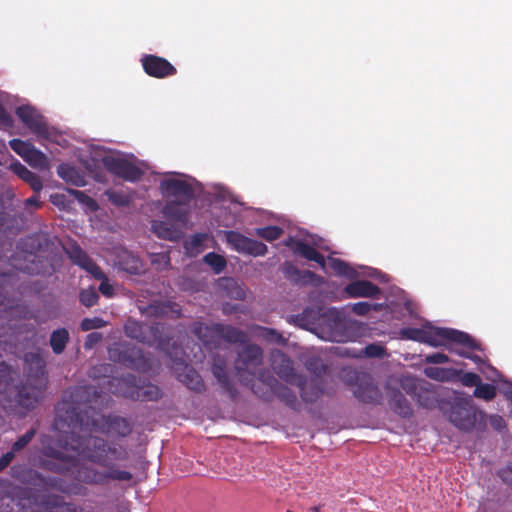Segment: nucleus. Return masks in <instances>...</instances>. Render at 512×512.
Wrapping results in <instances>:
<instances>
[{
	"label": "nucleus",
	"instance_id": "nucleus-1",
	"mask_svg": "<svg viewBox=\"0 0 512 512\" xmlns=\"http://www.w3.org/2000/svg\"><path fill=\"white\" fill-rule=\"evenodd\" d=\"M88 396V387H76L69 399H63L57 405L56 425L67 426L70 431L60 440L63 450L46 448L42 467L89 485H105L110 480H132L131 472L115 466L116 462L129 459L125 446L91 434H79L97 425L89 415L92 408L88 404Z\"/></svg>",
	"mask_w": 512,
	"mask_h": 512
},
{
	"label": "nucleus",
	"instance_id": "nucleus-2",
	"mask_svg": "<svg viewBox=\"0 0 512 512\" xmlns=\"http://www.w3.org/2000/svg\"><path fill=\"white\" fill-rule=\"evenodd\" d=\"M28 375L24 383L13 389L14 406L27 411L35 408L45 389L46 362L40 352H28L24 356Z\"/></svg>",
	"mask_w": 512,
	"mask_h": 512
},
{
	"label": "nucleus",
	"instance_id": "nucleus-3",
	"mask_svg": "<svg viewBox=\"0 0 512 512\" xmlns=\"http://www.w3.org/2000/svg\"><path fill=\"white\" fill-rule=\"evenodd\" d=\"M448 420L463 432H484L487 428V414L474 405L471 398H456Z\"/></svg>",
	"mask_w": 512,
	"mask_h": 512
},
{
	"label": "nucleus",
	"instance_id": "nucleus-4",
	"mask_svg": "<svg viewBox=\"0 0 512 512\" xmlns=\"http://www.w3.org/2000/svg\"><path fill=\"white\" fill-rule=\"evenodd\" d=\"M251 391L259 398L269 400L275 395L281 402L294 411H299L301 404L295 393L287 386L281 384L269 370H261L258 375V384H251Z\"/></svg>",
	"mask_w": 512,
	"mask_h": 512
},
{
	"label": "nucleus",
	"instance_id": "nucleus-5",
	"mask_svg": "<svg viewBox=\"0 0 512 512\" xmlns=\"http://www.w3.org/2000/svg\"><path fill=\"white\" fill-rule=\"evenodd\" d=\"M12 281L13 277L11 274L0 273V338L6 332L4 322L8 320L10 316H16L23 319L35 318L26 305L20 303L19 300L9 297V294L13 289Z\"/></svg>",
	"mask_w": 512,
	"mask_h": 512
},
{
	"label": "nucleus",
	"instance_id": "nucleus-6",
	"mask_svg": "<svg viewBox=\"0 0 512 512\" xmlns=\"http://www.w3.org/2000/svg\"><path fill=\"white\" fill-rule=\"evenodd\" d=\"M165 328L166 326L162 323L147 325L129 318L124 324V333L128 338L134 339L140 343H156L159 349L167 351L172 338L163 335Z\"/></svg>",
	"mask_w": 512,
	"mask_h": 512
},
{
	"label": "nucleus",
	"instance_id": "nucleus-7",
	"mask_svg": "<svg viewBox=\"0 0 512 512\" xmlns=\"http://www.w3.org/2000/svg\"><path fill=\"white\" fill-rule=\"evenodd\" d=\"M263 360V351L256 344H245L238 352L235 362L236 375L242 385L251 389V384H258V377L248 370L249 366H259Z\"/></svg>",
	"mask_w": 512,
	"mask_h": 512
},
{
	"label": "nucleus",
	"instance_id": "nucleus-8",
	"mask_svg": "<svg viewBox=\"0 0 512 512\" xmlns=\"http://www.w3.org/2000/svg\"><path fill=\"white\" fill-rule=\"evenodd\" d=\"M117 381L120 386V390L115 391L114 393H119L126 398L135 401L148 402L156 401L162 396L161 390L158 386L151 383L140 384V379L133 374H127Z\"/></svg>",
	"mask_w": 512,
	"mask_h": 512
},
{
	"label": "nucleus",
	"instance_id": "nucleus-9",
	"mask_svg": "<svg viewBox=\"0 0 512 512\" xmlns=\"http://www.w3.org/2000/svg\"><path fill=\"white\" fill-rule=\"evenodd\" d=\"M401 386L423 408L433 409L439 402L438 395L429 382L407 378L402 381Z\"/></svg>",
	"mask_w": 512,
	"mask_h": 512
},
{
	"label": "nucleus",
	"instance_id": "nucleus-10",
	"mask_svg": "<svg viewBox=\"0 0 512 512\" xmlns=\"http://www.w3.org/2000/svg\"><path fill=\"white\" fill-rule=\"evenodd\" d=\"M111 358L127 368L137 371L150 369L149 360L144 356L142 350L135 346H126L121 350H111Z\"/></svg>",
	"mask_w": 512,
	"mask_h": 512
},
{
	"label": "nucleus",
	"instance_id": "nucleus-11",
	"mask_svg": "<svg viewBox=\"0 0 512 512\" xmlns=\"http://www.w3.org/2000/svg\"><path fill=\"white\" fill-rule=\"evenodd\" d=\"M140 62L144 72L153 78L164 79L177 73V69L172 63L154 54L142 55Z\"/></svg>",
	"mask_w": 512,
	"mask_h": 512
},
{
	"label": "nucleus",
	"instance_id": "nucleus-12",
	"mask_svg": "<svg viewBox=\"0 0 512 512\" xmlns=\"http://www.w3.org/2000/svg\"><path fill=\"white\" fill-rule=\"evenodd\" d=\"M103 165L107 171L126 181H138L143 175V172L139 167L122 158L113 156L104 157Z\"/></svg>",
	"mask_w": 512,
	"mask_h": 512
},
{
	"label": "nucleus",
	"instance_id": "nucleus-13",
	"mask_svg": "<svg viewBox=\"0 0 512 512\" xmlns=\"http://www.w3.org/2000/svg\"><path fill=\"white\" fill-rule=\"evenodd\" d=\"M15 113L32 133L39 137H48L49 130L47 122L35 108L30 105H21L16 108Z\"/></svg>",
	"mask_w": 512,
	"mask_h": 512
},
{
	"label": "nucleus",
	"instance_id": "nucleus-14",
	"mask_svg": "<svg viewBox=\"0 0 512 512\" xmlns=\"http://www.w3.org/2000/svg\"><path fill=\"white\" fill-rule=\"evenodd\" d=\"M173 370L176 378L189 390L198 394L205 391L206 387L201 375L182 359L174 360Z\"/></svg>",
	"mask_w": 512,
	"mask_h": 512
},
{
	"label": "nucleus",
	"instance_id": "nucleus-15",
	"mask_svg": "<svg viewBox=\"0 0 512 512\" xmlns=\"http://www.w3.org/2000/svg\"><path fill=\"white\" fill-rule=\"evenodd\" d=\"M441 329L439 327L424 326L421 328L404 327L400 330V336L405 340H412L428 344L432 347L441 346Z\"/></svg>",
	"mask_w": 512,
	"mask_h": 512
},
{
	"label": "nucleus",
	"instance_id": "nucleus-16",
	"mask_svg": "<svg viewBox=\"0 0 512 512\" xmlns=\"http://www.w3.org/2000/svg\"><path fill=\"white\" fill-rule=\"evenodd\" d=\"M2 506L7 509L3 510V512H65V506L60 505L58 502H55L51 507L34 510L33 499L26 495L3 498Z\"/></svg>",
	"mask_w": 512,
	"mask_h": 512
},
{
	"label": "nucleus",
	"instance_id": "nucleus-17",
	"mask_svg": "<svg viewBox=\"0 0 512 512\" xmlns=\"http://www.w3.org/2000/svg\"><path fill=\"white\" fill-rule=\"evenodd\" d=\"M160 189L163 195L175 197L177 201L184 203H190L194 197L193 187L181 179H164L160 183Z\"/></svg>",
	"mask_w": 512,
	"mask_h": 512
},
{
	"label": "nucleus",
	"instance_id": "nucleus-18",
	"mask_svg": "<svg viewBox=\"0 0 512 512\" xmlns=\"http://www.w3.org/2000/svg\"><path fill=\"white\" fill-rule=\"evenodd\" d=\"M69 259L87 271L94 278L103 277L101 268L87 255V253L76 243L69 244L64 248Z\"/></svg>",
	"mask_w": 512,
	"mask_h": 512
},
{
	"label": "nucleus",
	"instance_id": "nucleus-19",
	"mask_svg": "<svg viewBox=\"0 0 512 512\" xmlns=\"http://www.w3.org/2000/svg\"><path fill=\"white\" fill-rule=\"evenodd\" d=\"M281 271L288 281L296 285L317 284L322 281V277L316 273L310 270H300L295 264L288 261L283 263Z\"/></svg>",
	"mask_w": 512,
	"mask_h": 512
},
{
	"label": "nucleus",
	"instance_id": "nucleus-20",
	"mask_svg": "<svg viewBox=\"0 0 512 512\" xmlns=\"http://www.w3.org/2000/svg\"><path fill=\"white\" fill-rule=\"evenodd\" d=\"M355 398L367 404H380L382 400V393L370 374L362 380L360 385L353 391Z\"/></svg>",
	"mask_w": 512,
	"mask_h": 512
},
{
	"label": "nucleus",
	"instance_id": "nucleus-21",
	"mask_svg": "<svg viewBox=\"0 0 512 512\" xmlns=\"http://www.w3.org/2000/svg\"><path fill=\"white\" fill-rule=\"evenodd\" d=\"M441 346L447 342L459 344L469 350L481 351V344L469 334L451 328H442L440 337Z\"/></svg>",
	"mask_w": 512,
	"mask_h": 512
},
{
	"label": "nucleus",
	"instance_id": "nucleus-22",
	"mask_svg": "<svg viewBox=\"0 0 512 512\" xmlns=\"http://www.w3.org/2000/svg\"><path fill=\"white\" fill-rule=\"evenodd\" d=\"M271 367L273 371L283 380L293 383L296 378L291 359L282 351L274 350L271 353Z\"/></svg>",
	"mask_w": 512,
	"mask_h": 512
},
{
	"label": "nucleus",
	"instance_id": "nucleus-23",
	"mask_svg": "<svg viewBox=\"0 0 512 512\" xmlns=\"http://www.w3.org/2000/svg\"><path fill=\"white\" fill-rule=\"evenodd\" d=\"M212 373L217 378L222 388L230 396L231 400H236V398L238 397V390L235 388L234 384L229 379V376L227 374V363L223 357L219 355L213 357Z\"/></svg>",
	"mask_w": 512,
	"mask_h": 512
},
{
	"label": "nucleus",
	"instance_id": "nucleus-24",
	"mask_svg": "<svg viewBox=\"0 0 512 512\" xmlns=\"http://www.w3.org/2000/svg\"><path fill=\"white\" fill-rule=\"evenodd\" d=\"M296 384L300 388V395L305 403H315L324 393L322 379L312 378L306 381L302 376H297Z\"/></svg>",
	"mask_w": 512,
	"mask_h": 512
},
{
	"label": "nucleus",
	"instance_id": "nucleus-25",
	"mask_svg": "<svg viewBox=\"0 0 512 512\" xmlns=\"http://www.w3.org/2000/svg\"><path fill=\"white\" fill-rule=\"evenodd\" d=\"M286 246L291 247L292 252L295 255H300L303 258L316 262L321 268H325L326 260L324 256L319 253L313 246L302 241V240H294L293 238H289L285 242Z\"/></svg>",
	"mask_w": 512,
	"mask_h": 512
},
{
	"label": "nucleus",
	"instance_id": "nucleus-26",
	"mask_svg": "<svg viewBox=\"0 0 512 512\" xmlns=\"http://www.w3.org/2000/svg\"><path fill=\"white\" fill-rule=\"evenodd\" d=\"M345 293L350 298H378L381 294V289L369 280H356L344 289Z\"/></svg>",
	"mask_w": 512,
	"mask_h": 512
},
{
	"label": "nucleus",
	"instance_id": "nucleus-27",
	"mask_svg": "<svg viewBox=\"0 0 512 512\" xmlns=\"http://www.w3.org/2000/svg\"><path fill=\"white\" fill-rule=\"evenodd\" d=\"M188 204L177 200L168 201L162 209V214L165 218L183 228L188 223L189 211L186 207Z\"/></svg>",
	"mask_w": 512,
	"mask_h": 512
},
{
	"label": "nucleus",
	"instance_id": "nucleus-28",
	"mask_svg": "<svg viewBox=\"0 0 512 512\" xmlns=\"http://www.w3.org/2000/svg\"><path fill=\"white\" fill-rule=\"evenodd\" d=\"M152 231L161 239L178 241L183 237V228L173 222L153 220Z\"/></svg>",
	"mask_w": 512,
	"mask_h": 512
},
{
	"label": "nucleus",
	"instance_id": "nucleus-29",
	"mask_svg": "<svg viewBox=\"0 0 512 512\" xmlns=\"http://www.w3.org/2000/svg\"><path fill=\"white\" fill-rule=\"evenodd\" d=\"M216 323L207 325L201 322L194 323L192 332L193 334L207 347H215L220 343L219 332L214 328Z\"/></svg>",
	"mask_w": 512,
	"mask_h": 512
},
{
	"label": "nucleus",
	"instance_id": "nucleus-30",
	"mask_svg": "<svg viewBox=\"0 0 512 512\" xmlns=\"http://www.w3.org/2000/svg\"><path fill=\"white\" fill-rule=\"evenodd\" d=\"M116 265L119 269L133 275L139 274L142 270L141 259L126 249H121L117 253Z\"/></svg>",
	"mask_w": 512,
	"mask_h": 512
},
{
	"label": "nucleus",
	"instance_id": "nucleus-31",
	"mask_svg": "<svg viewBox=\"0 0 512 512\" xmlns=\"http://www.w3.org/2000/svg\"><path fill=\"white\" fill-rule=\"evenodd\" d=\"M10 169L21 178L24 182H26L31 189L37 194L42 188L43 184L40 177L34 172L30 171L26 166L20 163L18 160H14L10 164Z\"/></svg>",
	"mask_w": 512,
	"mask_h": 512
},
{
	"label": "nucleus",
	"instance_id": "nucleus-32",
	"mask_svg": "<svg viewBox=\"0 0 512 512\" xmlns=\"http://www.w3.org/2000/svg\"><path fill=\"white\" fill-rule=\"evenodd\" d=\"M389 406L398 416L408 419L413 415L411 404L401 391L393 389L389 393Z\"/></svg>",
	"mask_w": 512,
	"mask_h": 512
},
{
	"label": "nucleus",
	"instance_id": "nucleus-33",
	"mask_svg": "<svg viewBox=\"0 0 512 512\" xmlns=\"http://www.w3.org/2000/svg\"><path fill=\"white\" fill-rule=\"evenodd\" d=\"M214 330L219 332L220 340H225L229 343L245 344L248 341L246 332L231 325L216 323Z\"/></svg>",
	"mask_w": 512,
	"mask_h": 512
},
{
	"label": "nucleus",
	"instance_id": "nucleus-34",
	"mask_svg": "<svg viewBox=\"0 0 512 512\" xmlns=\"http://www.w3.org/2000/svg\"><path fill=\"white\" fill-rule=\"evenodd\" d=\"M105 425L108 433L118 437H127L132 432V426L129 421L120 416H107Z\"/></svg>",
	"mask_w": 512,
	"mask_h": 512
},
{
	"label": "nucleus",
	"instance_id": "nucleus-35",
	"mask_svg": "<svg viewBox=\"0 0 512 512\" xmlns=\"http://www.w3.org/2000/svg\"><path fill=\"white\" fill-rule=\"evenodd\" d=\"M143 312L155 318L167 316L169 313L175 314V317L178 318L181 314L178 305L171 302H155L149 304L144 308Z\"/></svg>",
	"mask_w": 512,
	"mask_h": 512
},
{
	"label": "nucleus",
	"instance_id": "nucleus-36",
	"mask_svg": "<svg viewBox=\"0 0 512 512\" xmlns=\"http://www.w3.org/2000/svg\"><path fill=\"white\" fill-rule=\"evenodd\" d=\"M11 476L23 484H36L37 481L44 482L41 475L25 465H13L11 467Z\"/></svg>",
	"mask_w": 512,
	"mask_h": 512
},
{
	"label": "nucleus",
	"instance_id": "nucleus-37",
	"mask_svg": "<svg viewBox=\"0 0 512 512\" xmlns=\"http://www.w3.org/2000/svg\"><path fill=\"white\" fill-rule=\"evenodd\" d=\"M424 374L439 382H455L457 369L431 366L424 369Z\"/></svg>",
	"mask_w": 512,
	"mask_h": 512
},
{
	"label": "nucleus",
	"instance_id": "nucleus-38",
	"mask_svg": "<svg viewBox=\"0 0 512 512\" xmlns=\"http://www.w3.org/2000/svg\"><path fill=\"white\" fill-rule=\"evenodd\" d=\"M57 173L66 182H70L75 186L81 187L85 185L83 175L73 166L61 164L58 166Z\"/></svg>",
	"mask_w": 512,
	"mask_h": 512
},
{
	"label": "nucleus",
	"instance_id": "nucleus-39",
	"mask_svg": "<svg viewBox=\"0 0 512 512\" xmlns=\"http://www.w3.org/2000/svg\"><path fill=\"white\" fill-rule=\"evenodd\" d=\"M69 339V332L66 328H59L54 330L50 336V346L53 353L56 355L63 353Z\"/></svg>",
	"mask_w": 512,
	"mask_h": 512
},
{
	"label": "nucleus",
	"instance_id": "nucleus-40",
	"mask_svg": "<svg viewBox=\"0 0 512 512\" xmlns=\"http://www.w3.org/2000/svg\"><path fill=\"white\" fill-rule=\"evenodd\" d=\"M368 373L359 371L351 367H344L339 373V377L343 383L349 386L358 387L363 379L366 378Z\"/></svg>",
	"mask_w": 512,
	"mask_h": 512
},
{
	"label": "nucleus",
	"instance_id": "nucleus-41",
	"mask_svg": "<svg viewBox=\"0 0 512 512\" xmlns=\"http://www.w3.org/2000/svg\"><path fill=\"white\" fill-rule=\"evenodd\" d=\"M256 333L259 337L264 339L265 341L269 343L279 344V345H286L287 339L279 333L277 330L273 328L263 327V326H257L256 327Z\"/></svg>",
	"mask_w": 512,
	"mask_h": 512
},
{
	"label": "nucleus",
	"instance_id": "nucleus-42",
	"mask_svg": "<svg viewBox=\"0 0 512 512\" xmlns=\"http://www.w3.org/2000/svg\"><path fill=\"white\" fill-rule=\"evenodd\" d=\"M329 267L335 272L338 276H345L348 278H352L355 276V271L351 268L348 263L339 259V258H328Z\"/></svg>",
	"mask_w": 512,
	"mask_h": 512
},
{
	"label": "nucleus",
	"instance_id": "nucleus-43",
	"mask_svg": "<svg viewBox=\"0 0 512 512\" xmlns=\"http://www.w3.org/2000/svg\"><path fill=\"white\" fill-rule=\"evenodd\" d=\"M226 240L237 252L243 253L251 238L236 231H228L226 233Z\"/></svg>",
	"mask_w": 512,
	"mask_h": 512
},
{
	"label": "nucleus",
	"instance_id": "nucleus-44",
	"mask_svg": "<svg viewBox=\"0 0 512 512\" xmlns=\"http://www.w3.org/2000/svg\"><path fill=\"white\" fill-rule=\"evenodd\" d=\"M206 234L196 233L184 242V248L190 255H197L201 252Z\"/></svg>",
	"mask_w": 512,
	"mask_h": 512
},
{
	"label": "nucleus",
	"instance_id": "nucleus-45",
	"mask_svg": "<svg viewBox=\"0 0 512 512\" xmlns=\"http://www.w3.org/2000/svg\"><path fill=\"white\" fill-rule=\"evenodd\" d=\"M497 395V389L493 384L485 383L482 381L476 385L473 396L478 399H483L485 401L493 400Z\"/></svg>",
	"mask_w": 512,
	"mask_h": 512
},
{
	"label": "nucleus",
	"instance_id": "nucleus-46",
	"mask_svg": "<svg viewBox=\"0 0 512 512\" xmlns=\"http://www.w3.org/2000/svg\"><path fill=\"white\" fill-rule=\"evenodd\" d=\"M203 260L207 265H209L213 269L215 274H220L226 268L227 265L226 259L215 252H210L206 254Z\"/></svg>",
	"mask_w": 512,
	"mask_h": 512
},
{
	"label": "nucleus",
	"instance_id": "nucleus-47",
	"mask_svg": "<svg viewBox=\"0 0 512 512\" xmlns=\"http://www.w3.org/2000/svg\"><path fill=\"white\" fill-rule=\"evenodd\" d=\"M383 309V304L381 303H369L366 301L357 302L351 305V310L353 313L359 316H365L371 311H381Z\"/></svg>",
	"mask_w": 512,
	"mask_h": 512
},
{
	"label": "nucleus",
	"instance_id": "nucleus-48",
	"mask_svg": "<svg viewBox=\"0 0 512 512\" xmlns=\"http://www.w3.org/2000/svg\"><path fill=\"white\" fill-rule=\"evenodd\" d=\"M455 382H460L465 387H476L481 382V377L474 372H463L457 369Z\"/></svg>",
	"mask_w": 512,
	"mask_h": 512
},
{
	"label": "nucleus",
	"instance_id": "nucleus-49",
	"mask_svg": "<svg viewBox=\"0 0 512 512\" xmlns=\"http://www.w3.org/2000/svg\"><path fill=\"white\" fill-rule=\"evenodd\" d=\"M99 295L94 287H89L88 289H82L79 293V301L80 303L90 308L98 303Z\"/></svg>",
	"mask_w": 512,
	"mask_h": 512
},
{
	"label": "nucleus",
	"instance_id": "nucleus-50",
	"mask_svg": "<svg viewBox=\"0 0 512 512\" xmlns=\"http://www.w3.org/2000/svg\"><path fill=\"white\" fill-rule=\"evenodd\" d=\"M283 234V229L279 226H266L258 228L256 235L265 239L266 241H274Z\"/></svg>",
	"mask_w": 512,
	"mask_h": 512
},
{
	"label": "nucleus",
	"instance_id": "nucleus-51",
	"mask_svg": "<svg viewBox=\"0 0 512 512\" xmlns=\"http://www.w3.org/2000/svg\"><path fill=\"white\" fill-rule=\"evenodd\" d=\"M10 148L21 156L23 159L29 154V152L34 148V145L30 142L23 141L21 139H12L9 141Z\"/></svg>",
	"mask_w": 512,
	"mask_h": 512
},
{
	"label": "nucleus",
	"instance_id": "nucleus-52",
	"mask_svg": "<svg viewBox=\"0 0 512 512\" xmlns=\"http://www.w3.org/2000/svg\"><path fill=\"white\" fill-rule=\"evenodd\" d=\"M24 160L33 167L43 168L47 164V157L35 147L32 148Z\"/></svg>",
	"mask_w": 512,
	"mask_h": 512
},
{
	"label": "nucleus",
	"instance_id": "nucleus-53",
	"mask_svg": "<svg viewBox=\"0 0 512 512\" xmlns=\"http://www.w3.org/2000/svg\"><path fill=\"white\" fill-rule=\"evenodd\" d=\"M268 251L267 246L257 240L251 239L245 250L243 251L244 254L251 255L254 257L257 256H264Z\"/></svg>",
	"mask_w": 512,
	"mask_h": 512
},
{
	"label": "nucleus",
	"instance_id": "nucleus-54",
	"mask_svg": "<svg viewBox=\"0 0 512 512\" xmlns=\"http://www.w3.org/2000/svg\"><path fill=\"white\" fill-rule=\"evenodd\" d=\"M69 193L81 204L87 206L91 211L97 209V202L88 196L85 192L75 189H70Z\"/></svg>",
	"mask_w": 512,
	"mask_h": 512
},
{
	"label": "nucleus",
	"instance_id": "nucleus-55",
	"mask_svg": "<svg viewBox=\"0 0 512 512\" xmlns=\"http://www.w3.org/2000/svg\"><path fill=\"white\" fill-rule=\"evenodd\" d=\"M35 434L36 430L34 428H31L25 434L19 437L17 441H15L12 444L11 449L13 450V452L17 453L23 450L32 441Z\"/></svg>",
	"mask_w": 512,
	"mask_h": 512
},
{
	"label": "nucleus",
	"instance_id": "nucleus-56",
	"mask_svg": "<svg viewBox=\"0 0 512 512\" xmlns=\"http://www.w3.org/2000/svg\"><path fill=\"white\" fill-rule=\"evenodd\" d=\"M306 367L315 374L314 378L321 379V376L326 373V366L320 358H310L306 362Z\"/></svg>",
	"mask_w": 512,
	"mask_h": 512
},
{
	"label": "nucleus",
	"instance_id": "nucleus-57",
	"mask_svg": "<svg viewBox=\"0 0 512 512\" xmlns=\"http://www.w3.org/2000/svg\"><path fill=\"white\" fill-rule=\"evenodd\" d=\"M106 325V322L100 317L84 318L80 323L82 331H90L93 329H99Z\"/></svg>",
	"mask_w": 512,
	"mask_h": 512
},
{
	"label": "nucleus",
	"instance_id": "nucleus-58",
	"mask_svg": "<svg viewBox=\"0 0 512 512\" xmlns=\"http://www.w3.org/2000/svg\"><path fill=\"white\" fill-rule=\"evenodd\" d=\"M386 354V349L380 344H369L363 349V355L369 358H382Z\"/></svg>",
	"mask_w": 512,
	"mask_h": 512
},
{
	"label": "nucleus",
	"instance_id": "nucleus-59",
	"mask_svg": "<svg viewBox=\"0 0 512 512\" xmlns=\"http://www.w3.org/2000/svg\"><path fill=\"white\" fill-rule=\"evenodd\" d=\"M108 199L117 206H127L130 203V198L121 192L109 191L107 192Z\"/></svg>",
	"mask_w": 512,
	"mask_h": 512
},
{
	"label": "nucleus",
	"instance_id": "nucleus-60",
	"mask_svg": "<svg viewBox=\"0 0 512 512\" xmlns=\"http://www.w3.org/2000/svg\"><path fill=\"white\" fill-rule=\"evenodd\" d=\"M487 420H489L491 428L499 433L503 432L507 428L506 421L498 414L490 415L489 418L487 417Z\"/></svg>",
	"mask_w": 512,
	"mask_h": 512
},
{
	"label": "nucleus",
	"instance_id": "nucleus-61",
	"mask_svg": "<svg viewBox=\"0 0 512 512\" xmlns=\"http://www.w3.org/2000/svg\"><path fill=\"white\" fill-rule=\"evenodd\" d=\"M14 126L12 116L6 111L4 106L0 103V128L9 130Z\"/></svg>",
	"mask_w": 512,
	"mask_h": 512
},
{
	"label": "nucleus",
	"instance_id": "nucleus-62",
	"mask_svg": "<svg viewBox=\"0 0 512 512\" xmlns=\"http://www.w3.org/2000/svg\"><path fill=\"white\" fill-rule=\"evenodd\" d=\"M96 280H100L101 283L99 285V291L105 296V297H112L114 294V289L111 284L108 282V278L103 272V277L101 278H95Z\"/></svg>",
	"mask_w": 512,
	"mask_h": 512
},
{
	"label": "nucleus",
	"instance_id": "nucleus-63",
	"mask_svg": "<svg viewBox=\"0 0 512 512\" xmlns=\"http://www.w3.org/2000/svg\"><path fill=\"white\" fill-rule=\"evenodd\" d=\"M424 361H425V363H430V364H443V363H447L449 361V357L444 353L437 352V353H432V354L426 355Z\"/></svg>",
	"mask_w": 512,
	"mask_h": 512
},
{
	"label": "nucleus",
	"instance_id": "nucleus-64",
	"mask_svg": "<svg viewBox=\"0 0 512 512\" xmlns=\"http://www.w3.org/2000/svg\"><path fill=\"white\" fill-rule=\"evenodd\" d=\"M499 477L504 483L512 485V462L499 471Z\"/></svg>",
	"mask_w": 512,
	"mask_h": 512
}]
</instances>
